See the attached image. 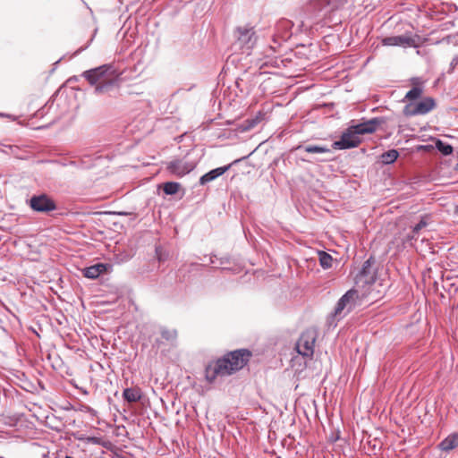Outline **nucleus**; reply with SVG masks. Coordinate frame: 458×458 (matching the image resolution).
Listing matches in <instances>:
<instances>
[{"instance_id":"1","label":"nucleus","mask_w":458,"mask_h":458,"mask_svg":"<svg viewBox=\"0 0 458 458\" xmlns=\"http://www.w3.org/2000/svg\"><path fill=\"white\" fill-rule=\"evenodd\" d=\"M250 352L248 350H236L207 366L206 379L212 383L217 377L229 376L242 369L248 362Z\"/></svg>"},{"instance_id":"2","label":"nucleus","mask_w":458,"mask_h":458,"mask_svg":"<svg viewBox=\"0 0 458 458\" xmlns=\"http://www.w3.org/2000/svg\"><path fill=\"white\" fill-rule=\"evenodd\" d=\"M82 77L95 86L94 93L106 94L119 86L121 73L112 64H104L82 72Z\"/></svg>"},{"instance_id":"3","label":"nucleus","mask_w":458,"mask_h":458,"mask_svg":"<svg viewBox=\"0 0 458 458\" xmlns=\"http://www.w3.org/2000/svg\"><path fill=\"white\" fill-rule=\"evenodd\" d=\"M386 122L385 117H374L356 125H352L342 134L339 140L334 142V148L336 149L355 148L361 141L360 135L375 132Z\"/></svg>"},{"instance_id":"4","label":"nucleus","mask_w":458,"mask_h":458,"mask_svg":"<svg viewBox=\"0 0 458 458\" xmlns=\"http://www.w3.org/2000/svg\"><path fill=\"white\" fill-rule=\"evenodd\" d=\"M233 47L242 54L250 55L258 42V35L253 26L241 25L233 30Z\"/></svg>"},{"instance_id":"5","label":"nucleus","mask_w":458,"mask_h":458,"mask_svg":"<svg viewBox=\"0 0 458 458\" xmlns=\"http://www.w3.org/2000/svg\"><path fill=\"white\" fill-rule=\"evenodd\" d=\"M317 339V331L313 328H309L304 331L296 343L297 352L304 356L310 357L314 353V345Z\"/></svg>"},{"instance_id":"6","label":"nucleus","mask_w":458,"mask_h":458,"mask_svg":"<svg viewBox=\"0 0 458 458\" xmlns=\"http://www.w3.org/2000/svg\"><path fill=\"white\" fill-rule=\"evenodd\" d=\"M30 208L38 213H48L56 209V204L48 195L42 193L30 199Z\"/></svg>"},{"instance_id":"7","label":"nucleus","mask_w":458,"mask_h":458,"mask_svg":"<svg viewBox=\"0 0 458 458\" xmlns=\"http://www.w3.org/2000/svg\"><path fill=\"white\" fill-rule=\"evenodd\" d=\"M435 107L436 102L434 98L428 97L416 103L415 105L411 104L406 106L404 108V113L406 115L410 116L422 115L429 113Z\"/></svg>"},{"instance_id":"8","label":"nucleus","mask_w":458,"mask_h":458,"mask_svg":"<svg viewBox=\"0 0 458 458\" xmlns=\"http://www.w3.org/2000/svg\"><path fill=\"white\" fill-rule=\"evenodd\" d=\"M291 26L292 22L288 20L280 21L276 24V32L274 35L273 38L275 45L270 46L268 47V51L270 52V54L276 52V49L277 47L280 46L281 41H286L290 38L291 32L289 31V29L291 28Z\"/></svg>"},{"instance_id":"9","label":"nucleus","mask_w":458,"mask_h":458,"mask_svg":"<svg viewBox=\"0 0 458 458\" xmlns=\"http://www.w3.org/2000/svg\"><path fill=\"white\" fill-rule=\"evenodd\" d=\"M347 0H311L312 7L327 16L332 11L337 10L346 4Z\"/></svg>"},{"instance_id":"10","label":"nucleus","mask_w":458,"mask_h":458,"mask_svg":"<svg viewBox=\"0 0 458 458\" xmlns=\"http://www.w3.org/2000/svg\"><path fill=\"white\" fill-rule=\"evenodd\" d=\"M195 168V164L193 162L185 161V160H174L167 164L166 169L172 174L182 177L185 174H189Z\"/></svg>"},{"instance_id":"11","label":"nucleus","mask_w":458,"mask_h":458,"mask_svg":"<svg viewBox=\"0 0 458 458\" xmlns=\"http://www.w3.org/2000/svg\"><path fill=\"white\" fill-rule=\"evenodd\" d=\"M382 45L386 47H417L416 38L411 36L400 35L386 37L382 39Z\"/></svg>"},{"instance_id":"12","label":"nucleus","mask_w":458,"mask_h":458,"mask_svg":"<svg viewBox=\"0 0 458 458\" xmlns=\"http://www.w3.org/2000/svg\"><path fill=\"white\" fill-rule=\"evenodd\" d=\"M356 296L357 292L355 290L347 291L337 301L335 309V315L341 317L344 310H347V312H350L353 307V301Z\"/></svg>"},{"instance_id":"13","label":"nucleus","mask_w":458,"mask_h":458,"mask_svg":"<svg viewBox=\"0 0 458 458\" xmlns=\"http://www.w3.org/2000/svg\"><path fill=\"white\" fill-rule=\"evenodd\" d=\"M374 262L371 259H369L363 263L362 268L360 273L357 275V282L364 283V284H373L376 280V272L372 267V264Z\"/></svg>"},{"instance_id":"14","label":"nucleus","mask_w":458,"mask_h":458,"mask_svg":"<svg viewBox=\"0 0 458 458\" xmlns=\"http://www.w3.org/2000/svg\"><path fill=\"white\" fill-rule=\"evenodd\" d=\"M231 165H232V164L225 165V166L217 167V168H215V169L208 172L207 174H203L199 178V183L201 185H205L208 182L214 181L217 177L223 175L227 170H229Z\"/></svg>"},{"instance_id":"15","label":"nucleus","mask_w":458,"mask_h":458,"mask_svg":"<svg viewBox=\"0 0 458 458\" xmlns=\"http://www.w3.org/2000/svg\"><path fill=\"white\" fill-rule=\"evenodd\" d=\"M411 82L414 85V87L411 89H410L405 95V98L409 100H414L419 98L423 92V89L421 86L423 82L420 78H412Z\"/></svg>"},{"instance_id":"16","label":"nucleus","mask_w":458,"mask_h":458,"mask_svg":"<svg viewBox=\"0 0 458 458\" xmlns=\"http://www.w3.org/2000/svg\"><path fill=\"white\" fill-rule=\"evenodd\" d=\"M458 446V433H453L447 436L439 444V448L445 452H450Z\"/></svg>"},{"instance_id":"17","label":"nucleus","mask_w":458,"mask_h":458,"mask_svg":"<svg viewBox=\"0 0 458 458\" xmlns=\"http://www.w3.org/2000/svg\"><path fill=\"white\" fill-rule=\"evenodd\" d=\"M123 396L129 403H136L141 398V391L140 388H125Z\"/></svg>"},{"instance_id":"18","label":"nucleus","mask_w":458,"mask_h":458,"mask_svg":"<svg viewBox=\"0 0 458 458\" xmlns=\"http://www.w3.org/2000/svg\"><path fill=\"white\" fill-rule=\"evenodd\" d=\"M398 156H399V153L397 150L390 149L386 152H384L381 155V161L384 164L389 165V164L394 163L397 159Z\"/></svg>"},{"instance_id":"19","label":"nucleus","mask_w":458,"mask_h":458,"mask_svg":"<svg viewBox=\"0 0 458 458\" xmlns=\"http://www.w3.org/2000/svg\"><path fill=\"white\" fill-rule=\"evenodd\" d=\"M319 262L323 268H329L332 267L333 258L330 254L325 251L318 252Z\"/></svg>"},{"instance_id":"20","label":"nucleus","mask_w":458,"mask_h":458,"mask_svg":"<svg viewBox=\"0 0 458 458\" xmlns=\"http://www.w3.org/2000/svg\"><path fill=\"white\" fill-rule=\"evenodd\" d=\"M436 148L439 152H441L445 156L451 155L454 150L453 147L450 144L445 143L441 140H437L436 141Z\"/></svg>"},{"instance_id":"21","label":"nucleus","mask_w":458,"mask_h":458,"mask_svg":"<svg viewBox=\"0 0 458 458\" xmlns=\"http://www.w3.org/2000/svg\"><path fill=\"white\" fill-rule=\"evenodd\" d=\"M180 183L175 182H167L164 183L163 190L166 195H174L180 189Z\"/></svg>"},{"instance_id":"22","label":"nucleus","mask_w":458,"mask_h":458,"mask_svg":"<svg viewBox=\"0 0 458 458\" xmlns=\"http://www.w3.org/2000/svg\"><path fill=\"white\" fill-rule=\"evenodd\" d=\"M428 223H429V216L428 215L421 216L420 222L412 227L413 235L411 236V239H414L415 234L419 233V232L422 228L426 227L428 225Z\"/></svg>"},{"instance_id":"23","label":"nucleus","mask_w":458,"mask_h":458,"mask_svg":"<svg viewBox=\"0 0 458 458\" xmlns=\"http://www.w3.org/2000/svg\"><path fill=\"white\" fill-rule=\"evenodd\" d=\"M303 149L307 153L321 154L329 152V149L327 148L315 145L305 146L303 147Z\"/></svg>"},{"instance_id":"24","label":"nucleus","mask_w":458,"mask_h":458,"mask_svg":"<svg viewBox=\"0 0 458 458\" xmlns=\"http://www.w3.org/2000/svg\"><path fill=\"white\" fill-rule=\"evenodd\" d=\"M83 275H84L85 277L90 278V279H96V278H98L99 276V275L97 272V268L95 267L94 265L86 267L83 270Z\"/></svg>"},{"instance_id":"25","label":"nucleus","mask_w":458,"mask_h":458,"mask_svg":"<svg viewBox=\"0 0 458 458\" xmlns=\"http://www.w3.org/2000/svg\"><path fill=\"white\" fill-rule=\"evenodd\" d=\"M81 439L88 444L104 445L103 439L100 437H87Z\"/></svg>"},{"instance_id":"26","label":"nucleus","mask_w":458,"mask_h":458,"mask_svg":"<svg viewBox=\"0 0 458 458\" xmlns=\"http://www.w3.org/2000/svg\"><path fill=\"white\" fill-rule=\"evenodd\" d=\"M95 267L97 268V272L98 274L100 276L101 274H103L104 272L106 271L107 269V265L106 264H104V263H98V264H96L94 265Z\"/></svg>"},{"instance_id":"27","label":"nucleus","mask_w":458,"mask_h":458,"mask_svg":"<svg viewBox=\"0 0 458 458\" xmlns=\"http://www.w3.org/2000/svg\"><path fill=\"white\" fill-rule=\"evenodd\" d=\"M156 255H157V258L158 259V261H164L165 260V255L163 253V250L161 249V247L157 246L156 247Z\"/></svg>"},{"instance_id":"28","label":"nucleus","mask_w":458,"mask_h":458,"mask_svg":"<svg viewBox=\"0 0 458 458\" xmlns=\"http://www.w3.org/2000/svg\"><path fill=\"white\" fill-rule=\"evenodd\" d=\"M162 336L167 340L174 338L175 337V332H170L167 330L162 331Z\"/></svg>"},{"instance_id":"29","label":"nucleus","mask_w":458,"mask_h":458,"mask_svg":"<svg viewBox=\"0 0 458 458\" xmlns=\"http://www.w3.org/2000/svg\"><path fill=\"white\" fill-rule=\"evenodd\" d=\"M458 63V58L457 57H454L452 62H451V66L454 67V65H456Z\"/></svg>"},{"instance_id":"30","label":"nucleus","mask_w":458,"mask_h":458,"mask_svg":"<svg viewBox=\"0 0 458 458\" xmlns=\"http://www.w3.org/2000/svg\"><path fill=\"white\" fill-rule=\"evenodd\" d=\"M455 214L458 215V206L455 208Z\"/></svg>"},{"instance_id":"31","label":"nucleus","mask_w":458,"mask_h":458,"mask_svg":"<svg viewBox=\"0 0 458 458\" xmlns=\"http://www.w3.org/2000/svg\"><path fill=\"white\" fill-rule=\"evenodd\" d=\"M239 161H240V159L234 160V162L233 164L237 163Z\"/></svg>"}]
</instances>
